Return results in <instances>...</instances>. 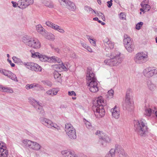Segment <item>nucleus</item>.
<instances>
[{"mask_svg":"<svg viewBox=\"0 0 157 157\" xmlns=\"http://www.w3.org/2000/svg\"><path fill=\"white\" fill-rule=\"evenodd\" d=\"M94 13L97 16L101 17L102 20L105 21V18L104 15L101 12H98V11H94Z\"/></svg>","mask_w":157,"mask_h":157,"instance_id":"41","label":"nucleus"},{"mask_svg":"<svg viewBox=\"0 0 157 157\" xmlns=\"http://www.w3.org/2000/svg\"><path fill=\"white\" fill-rule=\"evenodd\" d=\"M86 79L87 83H89L90 82L94 81L97 80L95 74L94 73L90 67L87 68L86 74Z\"/></svg>","mask_w":157,"mask_h":157,"instance_id":"13","label":"nucleus"},{"mask_svg":"<svg viewBox=\"0 0 157 157\" xmlns=\"http://www.w3.org/2000/svg\"><path fill=\"white\" fill-rule=\"evenodd\" d=\"M40 54V53L37 52H32L31 56L33 58L39 59Z\"/></svg>","mask_w":157,"mask_h":157,"instance_id":"43","label":"nucleus"},{"mask_svg":"<svg viewBox=\"0 0 157 157\" xmlns=\"http://www.w3.org/2000/svg\"><path fill=\"white\" fill-rule=\"evenodd\" d=\"M8 77L15 82L18 81L16 75L11 71L9 73Z\"/></svg>","mask_w":157,"mask_h":157,"instance_id":"32","label":"nucleus"},{"mask_svg":"<svg viewBox=\"0 0 157 157\" xmlns=\"http://www.w3.org/2000/svg\"><path fill=\"white\" fill-rule=\"evenodd\" d=\"M149 0H144L142 2H144V3H145L148 4V3Z\"/></svg>","mask_w":157,"mask_h":157,"instance_id":"60","label":"nucleus"},{"mask_svg":"<svg viewBox=\"0 0 157 157\" xmlns=\"http://www.w3.org/2000/svg\"><path fill=\"white\" fill-rule=\"evenodd\" d=\"M108 97L109 98H113L114 94V91L112 90H109L108 92Z\"/></svg>","mask_w":157,"mask_h":157,"instance_id":"46","label":"nucleus"},{"mask_svg":"<svg viewBox=\"0 0 157 157\" xmlns=\"http://www.w3.org/2000/svg\"><path fill=\"white\" fill-rule=\"evenodd\" d=\"M46 25L49 27H50L55 30L56 29L58 25L50 21H47L45 23Z\"/></svg>","mask_w":157,"mask_h":157,"instance_id":"29","label":"nucleus"},{"mask_svg":"<svg viewBox=\"0 0 157 157\" xmlns=\"http://www.w3.org/2000/svg\"><path fill=\"white\" fill-rule=\"evenodd\" d=\"M36 30L39 33L43 35H45L46 34L45 30L42 27L41 25H38L36 26Z\"/></svg>","mask_w":157,"mask_h":157,"instance_id":"25","label":"nucleus"},{"mask_svg":"<svg viewBox=\"0 0 157 157\" xmlns=\"http://www.w3.org/2000/svg\"><path fill=\"white\" fill-rule=\"evenodd\" d=\"M10 71L8 70H5V73L4 74V75L7 76V77L9 76V75L10 73Z\"/></svg>","mask_w":157,"mask_h":157,"instance_id":"55","label":"nucleus"},{"mask_svg":"<svg viewBox=\"0 0 157 157\" xmlns=\"http://www.w3.org/2000/svg\"><path fill=\"white\" fill-rule=\"evenodd\" d=\"M59 91V90L58 88H53L46 91V94L48 95L53 97L56 95Z\"/></svg>","mask_w":157,"mask_h":157,"instance_id":"21","label":"nucleus"},{"mask_svg":"<svg viewBox=\"0 0 157 157\" xmlns=\"http://www.w3.org/2000/svg\"><path fill=\"white\" fill-rule=\"evenodd\" d=\"M104 44L105 46L110 49L113 48L114 47V43L110 41L108 38H106L103 40Z\"/></svg>","mask_w":157,"mask_h":157,"instance_id":"20","label":"nucleus"},{"mask_svg":"<svg viewBox=\"0 0 157 157\" xmlns=\"http://www.w3.org/2000/svg\"><path fill=\"white\" fill-rule=\"evenodd\" d=\"M86 127L89 129H91L92 128V125L91 123L88 121H86L85 123Z\"/></svg>","mask_w":157,"mask_h":157,"instance_id":"51","label":"nucleus"},{"mask_svg":"<svg viewBox=\"0 0 157 157\" xmlns=\"http://www.w3.org/2000/svg\"><path fill=\"white\" fill-rule=\"evenodd\" d=\"M154 68L149 67L145 68L144 70L143 73L144 76L146 78H150L154 75Z\"/></svg>","mask_w":157,"mask_h":157,"instance_id":"16","label":"nucleus"},{"mask_svg":"<svg viewBox=\"0 0 157 157\" xmlns=\"http://www.w3.org/2000/svg\"><path fill=\"white\" fill-rule=\"evenodd\" d=\"M107 3L108 4L107 6L109 8L112 5V3L111 2H110L109 1H108L107 2Z\"/></svg>","mask_w":157,"mask_h":157,"instance_id":"57","label":"nucleus"},{"mask_svg":"<svg viewBox=\"0 0 157 157\" xmlns=\"http://www.w3.org/2000/svg\"><path fill=\"white\" fill-rule=\"evenodd\" d=\"M25 87L27 90L32 89L34 87H36L38 89L41 90L43 88V87L40 85L36 83H34L31 84H27L25 86Z\"/></svg>","mask_w":157,"mask_h":157,"instance_id":"22","label":"nucleus"},{"mask_svg":"<svg viewBox=\"0 0 157 157\" xmlns=\"http://www.w3.org/2000/svg\"><path fill=\"white\" fill-rule=\"evenodd\" d=\"M22 40L26 45L35 49H39L40 47V43L39 40L35 37H30L25 35L22 38Z\"/></svg>","mask_w":157,"mask_h":157,"instance_id":"4","label":"nucleus"},{"mask_svg":"<svg viewBox=\"0 0 157 157\" xmlns=\"http://www.w3.org/2000/svg\"><path fill=\"white\" fill-rule=\"evenodd\" d=\"M111 141L110 137L108 135L103 133L99 137V144L102 146H105L107 143H109Z\"/></svg>","mask_w":157,"mask_h":157,"instance_id":"14","label":"nucleus"},{"mask_svg":"<svg viewBox=\"0 0 157 157\" xmlns=\"http://www.w3.org/2000/svg\"><path fill=\"white\" fill-rule=\"evenodd\" d=\"M68 94L69 95L72 96L73 95L74 96H75L76 94L74 91H71L68 92Z\"/></svg>","mask_w":157,"mask_h":157,"instance_id":"53","label":"nucleus"},{"mask_svg":"<svg viewBox=\"0 0 157 157\" xmlns=\"http://www.w3.org/2000/svg\"><path fill=\"white\" fill-rule=\"evenodd\" d=\"M8 151L6 144L2 141H0V152Z\"/></svg>","mask_w":157,"mask_h":157,"instance_id":"30","label":"nucleus"},{"mask_svg":"<svg viewBox=\"0 0 157 157\" xmlns=\"http://www.w3.org/2000/svg\"><path fill=\"white\" fill-rule=\"evenodd\" d=\"M143 24V23L142 22H140L137 23L136 26V29L137 30L140 29L141 27H142Z\"/></svg>","mask_w":157,"mask_h":157,"instance_id":"47","label":"nucleus"},{"mask_svg":"<svg viewBox=\"0 0 157 157\" xmlns=\"http://www.w3.org/2000/svg\"><path fill=\"white\" fill-rule=\"evenodd\" d=\"M132 90L128 89L126 91L125 103L123 105L124 109L130 110L133 109V102L131 98Z\"/></svg>","mask_w":157,"mask_h":157,"instance_id":"6","label":"nucleus"},{"mask_svg":"<svg viewBox=\"0 0 157 157\" xmlns=\"http://www.w3.org/2000/svg\"><path fill=\"white\" fill-rule=\"evenodd\" d=\"M144 3V2H141L140 5L142 8L144 9V10L146 11H149L151 9V6L148 4Z\"/></svg>","mask_w":157,"mask_h":157,"instance_id":"34","label":"nucleus"},{"mask_svg":"<svg viewBox=\"0 0 157 157\" xmlns=\"http://www.w3.org/2000/svg\"><path fill=\"white\" fill-rule=\"evenodd\" d=\"M0 157H7L8 155V151H4L3 152H0Z\"/></svg>","mask_w":157,"mask_h":157,"instance_id":"48","label":"nucleus"},{"mask_svg":"<svg viewBox=\"0 0 157 157\" xmlns=\"http://www.w3.org/2000/svg\"><path fill=\"white\" fill-rule=\"evenodd\" d=\"M65 130L67 135L71 139H75L76 138V130L72 124L67 123L65 124Z\"/></svg>","mask_w":157,"mask_h":157,"instance_id":"11","label":"nucleus"},{"mask_svg":"<svg viewBox=\"0 0 157 157\" xmlns=\"http://www.w3.org/2000/svg\"><path fill=\"white\" fill-rule=\"evenodd\" d=\"M103 134V133L102 132H101L100 131H97L96 133L95 134L98 135L99 136V138L100 137V136L102 134Z\"/></svg>","mask_w":157,"mask_h":157,"instance_id":"54","label":"nucleus"},{"mask_svg":"<svg viewBox=\"0 0 157 157\" xmlns=\"http://www.w3.org/2000/svg\"><path fill=\"white\" fill-rule=\"evenodd\" d=\"M154 75H157V68L154 69Z\"/></svg>","mask_w":157,"mask_h":157,"instance_id":"61","label":"nucleus"},{"mask_svg":"<svg viewBox=\"0 0 157 157\" xmlns=\"http://www.w3.org/2000/svg\"><path fill=\"white\" fill-rule=\"evenodd\" d=\"M29 100L30 103L36 109L39 114L41 115L43 117L45 116L46 114L43 108V106L39 102L32 98H29Z\"/></svg>","mask_w":157,"mask_h":157,"instance_id":"9","label":"nucleus"},{"mask_svg":"<svg viewBox=\"0 0 157 157\" xmlns=\"http://www.w3.org/2000/svg\"><path fill=\"white\" fill-rule=\"evenodd\" d=\"M3 87V86L0 85V91H2Z\"/></svg>","mask_w":157,"mask_h":157,"instance_id":"64","label":"nucleus"},{"mask_svg":"<svg viewBox=\"0 0 157 157\" xmlns=\"http://www.w3.org/2000/svg\"><path fill=\"white\" fill-rule=\"evenodd\" d=\"M42 70L41 67L38 64L33 63L32 71H41Z\"/></svg>","mask_w":157,"mask_h":157,"instance_id":"31","label":"nucleus"},{"mask_svg":"<svg viewBox=\"0 0 157 157\" xmlns=\"http://www.w3.org/2000/svg\"><path fill=\"white\" fill-rule=\"evenodd\" d=\"M87 38H88L89 40L90 41V43L94 46H95L96 45V42L95 41L93 40V39H91L90 37V36H87Z\"/></svg>","mask_w":157,"mask_h":157,"instance_id":"49","label":"nucleus"},{"mask_svg":"<svg viewBox=\"0 0 157 157\" xmlns=\"http://www.w3.org/2000/svg\"><path fill=\"white\" fill-rule=\"evenodd\" d=\"M86 49L90 52H93L92 49L90 48V47H89L88 46H87L86 48Z\"/></svg>","mask_w":157,"mask_h":157,"instance_id":"59","label":"nucleus"},{"mask_svg":"<svg viewBox=\"0 0 157 157\" xmlns=\"http://www.w3.org/2000/svg\"><path fill=\"white\" fill-rule=\"evenodd\" d=\"M115 152H117L118 154L119 157H122L125 155V152L122 147L120 145L118 144L115 145Z\"/></svg>","mask_w":157,"mask_h":157,"instance_id":"18","label":"nucleus"},{"mask_svg":"<svg viewBox=\"0 0 157 157\" xmlns=\"http://www.w3.org/2000/svg\"><path fill=\"white\" fill-rule=\"evenodd\" d=\"M12 59L14 62L15 63H17L19 64H21L22 63H23V62L21 59L17 58L16 56H13L12 58Z\"/></svg>","mask_w":157,"mask_h":157,"instance_id":"40","label":"nucleus"},{"mask_svg":"<svg viewBox=\"0 0 157 157\" xmlns=\"http://www.w3.org/2000/svg\"><path fill=\"white\" fill-rule=\"evenodd\" d=\"M109 58L105 60L104 63L111 67L117 66L120 64L122 61L121 57V53L117 51H114L106 55Z\"/></svg>","mask_w":157,"mask_h":157,"instance_id":"1","label":"nucleus"},{"mask_svg":"<svg viewBox=\"0 0 157 157\" xmlns=\"http://www.w3.org/2000/svg\"><path fill=\"white\" fill-rule=\"evenodd\" d=\"M84 9L85 11H86L88 13L92 14L94 12V10L90 7L87 6H85L84 7Z\"/></svg>","mask_w":157,"mask_h":157,"instance_id":"39","label":"nucleus"},{"mask_svg":"<svg viewBox=\"0 0 157 157\" xmlns=\"http://www.w3.org/2000/svg\"><path fill=\"white\" fill-rule=\"evenodd\" d=\"M89 89L92 92L95 93L98 90V81L97 80L94 81L90 82L89 83H87Z\"/></svg>","mask_w":157,"mask_h":157,"instance_id":"15","label":"nucleus"},{"mask_svg":"<svg viewBox=\"0 0 157 157\" xmlns=\"http://www.w3.org/2000/svg\"><path fill=\"white\" fill-rule=\"evenodd\" d=\"M112 115L113 117L116 119H118L120 116V112L119 108L115 105L113 108L110 110Z\"/></svg>","mask_w":157,"mask_h":157,"instance_id":"17","label":"nucleus"},{"mask_svg":"<svg viewBox=\"0 0 157 157\" xmlns=\"http://www.w3.org/2000/svg\"><path fill=\"white\" fill-rule=\"evenodd\" d=\"M120 19L122 20H124L126 18V15L124 13L121 12L119 15Z\"/></svg>","mask_w":157,"mask_h":157,"instance_id":"50","label":"nucleus"},{"mask_svg":"<svg viewBox=\"0 0 157 157\" xmlns=\"http://www.w3.org/2000/svg\"><path fill=\"white\" fill-rule=\"evenodd\" d=\"M50 59L51 61L52 62H57L58 63L61 62V60L59 58L55 56H52Z\"/></svg>","mask_w":157,"mask_h":157,"instance_id":"38","label":"nucleus"},{"mask_svg":"<svg viewBox=\"0 0 157 157\" xmlns=\"http://www.w3.org/2000/svg\"><path fill=\"white\" fill-rule=\"evenodd\" d=\"M123 43L124 46L134 43L133 40L128 36L124 35V36Z\"/></svg>","mask_w":157,"mask_h":157,"instance_id":"23","label":"nucleus"},{"mask_svg":"<svg viewBox=\"0 0 157 157\" xmlns=\"http://www.w3.org/2000/svg\"><path fill=\"white\" fill-rule=\"evenodd\" d=\"M60 5L65 6L69 0H58Z\"/></svg>","mask_w":157,"mask_h":157,"instance_id":"45","label":"nucleus"},{"mask_svg":"<svg viewBox=\"0 0 157 157\" xmlns=\"http://www.w3.org/2000/svg\"><path fill=\"white\" fill-rule=\"evenodd\" d=\"M56 29L55 30L58 31L61 33H63L65 32L64 30L61 27L58 25Z\"/></svg>","mask_w":157,"mask_h":157,"instance_id":"44","label":"nucleus"},{"mask_svg":"<svg viewBox=\"0 0 157 157\" xmlns=\"http://www.w3.org/2000/svg\"><path fill=\"white\" fill-rule=\"evenodd\" d=\"M115 151L114 149H111L105 155V157H115Z\"/></svg>","mask_w":157,"mask_h":157,"instance_id":"33","label":"nucleus"},{"mask_svg":"<svg viewBox=\"0 0 157 157\" xmlns=\"http://www.w3.org/2000/svg\"><path fill=\"white\" fill-rule=\"evenodd\" d=\"M134 128L137 134L141 136H145L148 132V128L145 120H135Z\"/></svg>","mask_w":157,"mask_h":157,"instance_id":"3","label":"nucleus"},{"mask_svg":"<svg viewBox=\"0 0 157 157\" xmlns=\"http://www.w3.org/2000/svg\"><path fill=\"white\" fill-rule=\"evenodd\" d=\"M33 63V62H24L23 63V65L27 68L32 71Z\"/></svg>","mask_w":157,"mask_h":157,"instance_id":"35","label":"nucleus"},{"mask_svg":"<svg viewBox=\"0 0 157 157\" xmlns=\"http://www.w3.org/2000/svg\"><path fill=\"white\" fill-rule=\"evenodd\" d=\"M45 5L50 8H52L54 7L53 3L51 2H47L46 4Z\"/></svg>","mask_w":157,"mask_h":157,"instance_id":"52","label":"nucleus"},{"mask_svg":"<svg viewBox=\"0 0 157 157\" xmlns=\"http://www.w3.org/2000/svg\"><path fill=\"white\" fill-rule=\"evenodd\" d=\"M11 3L14 7L17 6L21 9H24L27 7L33 4V0H19L17 2L12 1Z\"/></svg>","mask_w":157,"mask_h":157,"instance_id":"7","label":"nucleus"},{"mask_svg":"<svg viewBox=\"0 0 157 157\" xmlns=\"http://www.w3.org/2000/svg\"><path fill=\"white\" fill-rule=\"evenodd\" d=\"M39 120L42 124L48 128L53 127L55 130H59L60 129V127L57 124L53 123L49 119L44 117H41L40 118Z\"/></svg>","mask_w":157,"mask_h":157,"instance_id":"8","label":"nucleus"},{"mask_svg":"<svg viewBox=\"0 0 157 157\" xmlns=\"http://www.w3.org/2000/svg\"><path fill=\"white\" fill-rule=\"evenodd\" d=\"M2 91L4 92H8L11 93L13 92V91L12 88L7 87H3Z\"/></svg>","mask_w":157,"mask_h":157,"instance_id":"42","label":"nucleus"},{"mask_svg":"<svg viewBox=\"0 0 157 157\" xmlns=\"http://www.w3.org/2000/svg\"><path fill=\"white\" fill-rule=\"evenodd\" d=\"M22 143L23 145L31 150L44 152V151L42 150L41 146L36 142L28 139H24L22 140Z\"/></svg>","mask_w":157,"mask_h":157,"instance_id":"5","label":"nucleus"},{"mask_svg":"<svg viewBox=\"0 0 157 157\" xmlns=\"http://www.w3.org/2000/svg\"><path fill=\"white\" fill-rule=\"evenodd\" d=\"M105 105L104 100L101 97L97 98L92 107L95 116H97L98 117H102L105 115V110L103 107Z\"/></svg>","mask_w":157,"mask_h":157,"instance_id":"2","label":"nucleus"},{"mask_svg":"<svg viewBox=\"0 0 157 157\" xmlns=\"http://www.w3.org/2000/svg\"><path fill=\"white\" fill-rule=\"evenodd\" d=\"M148 58L147 52H141L136 55L134 60L136 63L141 64L146 62Z\"/></svg>","mask_w":157,"mask_h":157,"instance_id":"12","label":"nucleus"},{"mask_svg":"<svg viewBox=\"0 0 157 157\" xmlns=\"http://www.w3.org/2000/svg\"><path fill=\"white\" fill-rule=\"evenodd\" d=\"M5 69H3L2 68H0V73L4 75L5 73Z\"/></svg>","mask_w":157,"mask_h":157,"instance_id":"58","label":"nucleus"},{"mask_svg":"<svg viewBox=\"0 0 157 157\" xmlns=\"http://www.w3.org/2000/svg\"><path fill=\"white\" fill-rule=\"evenodd\" d=\"M124 46L127 51L129 52H131L133 51L134 48V43L130 44H129L126 45Z\"/></svg>","mask_w":157,"mask_h":157,"instance_id":"27","label":"nucleus"},{"mask_svg":"<svg viewBox=\"0 0 157 157\" xmlns=\"http://www.w3.org/2000/svg\"><path fill=\"white\" fill-rule=\"evenodd\" d=\"M63 157H79L75 154L68 150H63L61 152Z\"/></svg>","mask_w":157,"mask_h":157,"instance_id":"19","label":"nucleus"},{"mask_svg":"<svg viewBox=\"0 0 157 157\" xmlns=\"http://www.w3.org/2000/svg\"><path fill=\"white\" fill-rule=\"evenodd\" d=\"M155 110L150 108H146L145 110L144 114L147 116H150L152 113H154Z\"/></svg>","mask_w":157,"mask_h":157,"instance_id":"28","label":"nucleus"},{"mask_svg":"<svg viewBox=\"0 0 157 157\" xmlns=\"http://www.w3.org/2000/svg\"><path fill=\"white\" fill-rule=\"evenodd\" d=\"M147 83L148 88L150 90L153 91L156 89V85L150 80H148Z\"/></svg>","mask_w":157,"mask_h":157,"instance_id":"24","label":"nucleus"},{"mask_svg":"<svg viewBox=\"0 0 157 157\" xmlns=\"http://www.w3.org/2000/svg\"><path fill=\"white\" fill-rule=\"evenodd\" d=\"M39 59L41 61L45 62L47 61L48 60H49V58L45 55L40 54L39 56Z\"/></svg>","mask_w":157,"mask_h":157,"instance_id":"37","label":"nucleus"},{"mask_svg":"<svg viewBox=\"0 0 157 157\" xmlns=\"http://www.w3.org/2000/svg\"><path fill=\"white\" fill-rule=\"evenodd\" d=\"M98 22L99 23H101L103 25H105V23L104 22H102V21H101L100 20H98Z\"/></svg>","mask_w":157,"mask_h":157,"instance_id":"62","label":"nucleus"},{"mask_svg":"<svg viewBox=\"0 0 157 157\" xmlns=\"http://www.w3.org/2000/svg\"><path fill=\"white\" fill-rule=\"evenodd\" d=\"M82 46L84 48L86 49L88 46V45L84 43H81Z\"/></svg>","mask_w":157,"mask_h":157,"instance_id":"56","label":"nucleus"},{"mask_svg":"<svg viewBox=\"0 0 157 157\" xmlns=\"http://www.w3.org/2000/svg\"><path fill=\"white\" fill-rule=\"evenodd\" d=\"M54 67L56 69V70L53 73L54 78L57 81L60 82L61 81V76L60 74L59 73L58 71H66L67 69L63 63H62L61 64H59L54 65Z\"/></svg>","mask_w":157,"mask_h":157,"instance_id":"10","label":"nucleus"},{"mask_svg":"<svg viewBox=\"0 0 157 157\" xmlns=\"http://www.w3.org/2000/svg\"><path fill=\"white\" fill-rule=\"evenodd\" d=\"M47 85L50 86H52V83L50 82H48L47 83Z\"/></svg>","mask_w":157,"mask_h":157,"instance_id":"63","label":"nucleus"},{"mask_svg":"<svg viewBox=\"0 0 157 157\" xmlns=\"http://www.w3.org/2000/svg\"><path fill=\"white\" fill-rule=\"evenodd\" d=\"M65 6L68 9L72 11L75 10L76 9L74 3L70 0L65 5Z\"/></svg>","mask_w":157,"mask_h":157,"instance_id":"26","label":"nucleus"},{"mask_svg":"<svg viewBox=\"0 0 157 157\" xmlns=\"http://www.w3.org/2000/svg\"><path fill=\"white\" fill-rule=\"evenodd\" d=\"M44 36L45 38L48 39L53 40L55 39V36L51 33H48L46 35V34Z\"/></svg>","mask_w":157,"mask_h":157,"instance_id":"36","label":"nucleus"}]
</instances>
